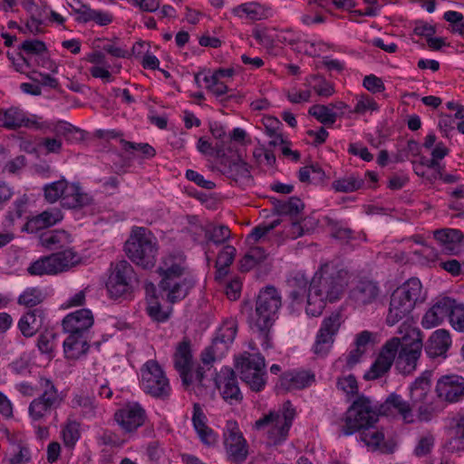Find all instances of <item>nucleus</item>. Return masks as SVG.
I'll list each match as a JSON object with an SVG mask.
<instances>
[{
    "label": "nucleus",
    "instance_id": "f257e3e1",
    "mask_svg": "<svg viewBox=\"0 0 464 464\" xmlns=\"http://www.w3.org/2000/svg\"><path fill=\"white\" fill-rule=\"evenodd\" d=\"M343 271L334 266L324 264L312 278L305 311L312 316H319L326 302H334L342 296L344 291L345 280Z\"/></svg>",
    "mask_w": 464,
    "mask_h": 464
},
{
    "label": "nucleus",
    "instance_id": "f03ea898",
    "mask_svg": "<svg viewBox=\"0 0 464 464\" xmlns=\"http://www.w3.org/2000/svg\"><path fill=\"white\" fill-rule=\"evenodd\" d=\"M281 304V296L276 287L266 286L259 292L256 301L255 327L263 337L265 344H267L270 329Z\"/></svg>",
    "mask_w": 464,
    "mask_h": 464
},
{
    "label": "nucleus",
    "instance_id": "7ed1b4c3",
    "mask_svg": "<svg viewBox=\"0 0 464 464\" xmlns=\"http://www.w3.org/2000/svg\"><path fill=\"white\" fill-rule=\"evenodd\" d=\"M381 416L379 406L364 396L359 395L346 411L342 431L351 435L362 428H371Z\"/></svg>",
    "mask_w": 464,
    "mask_h": 464
},
{
    "label": "nucleus",
    "instance_id": "20e7f679",
    "mask_svg": "<svg viewBox=\"0 0 464 464\" xmlns=\"http://www.w3.org/2000/svg\"><path fill=\"white\" fill-rule=\"evenodd\" d=\"M124 248L129 258L138 266L144 268L154 266L158 248L156 243L153 242L152 234L146 228L133 229Z\"/></svg>",
    "mask_w": 464,
    "mask_h": 464
},
{
    "label": "nucleus",
    "instance_id": "39448f33",
    "mask_svg": "<svg viewBox=\"0 0 464 464\" xmlns=\"http://www.w3.org/2000/svg\"><path fill=\"white\" fill-rule=\"evenodd\" d=\"M422 334L416 327H410L400 338V347L395 358L398 371L404 374L412 373L416 368L422 351Z\"/></svg>",
    "mask_w": 464,
    "mask_h": 464
},
{
    "label": "nucleus",
    "instance_id": "423d86ee",
    "mask_svg": "<svg viewBox=\"0 0 464 464\" xmlns=\"http://www.w3.org/2000/svg\"><path fill=\"white\" fill-rule=\"evenodd\" d=\"M136 284V273L128 261L121 260L114 265L111 264V275L106 284L111 298L117 299L130 295Z\"/></svg>",
    "mask_w": 464,
    "mask_h": 464
},
{
    "label": "nucleus",
    "instance_id": "0eeeda50",
    "mask_svg": "<svg viewBox=\"0 0 464 464\" xmlns=\"http://www.w3.org/2000/svg\"><path fill=\"white\" fill-rule=\"evenodd\" d=\"M236 369L241 380L253 391L260 392L266 385L264 375L265 358L259 354L246 353L236 360Z\"/></svg>",
    "mask_w": 464,
    "mask_h": 464
},
{
    "label": "nucleus",
    "instance_id": "6e6552de",
    "mask_svg": "<svg viewBox=\"0 0 464 464\" xmlns=\"http://www.w3.org/2000/svg\"><path fill=\"white\" fill-rule=\"evenodd\" d=\"M141 382L147 393L153 397L166 399L169 396V380L156 361L147 362L141 369Z\"/></svg>",
    "mask_w": 464,
    "mask_h": 464
},
{
    "label": "nucleus",
    "instance_id": "1a4fd4ad",
    "mask_svg": "<svg viewBox=\"0 0 464 464\" xmlns=\"http://www.w3.org/2000/svg\"><path fill=\"white\" fill-rule=\"evenodd\" d=\"M223 437L228 460L234 463L245 461L248 455V446L237 421H227Z\"/></svg>",
    "mask_w": 464,
    "mask_h": 464
},
{
    "label": "nucleus",
    "instance_id": "9d476101",
    "mask_svg": "<svg viewBox=\"0 0 464 464\" xmlns=\"http://www.w3.org/2000/svg\"><path fill=\"white\" fill-rule=\"evenodd\" d=\"M399 347V337H392L388 340L381 348L377 358L369 371L365 372L363 378L367 381H373L387 374L395 361Z\"/></svg>",
    "mask_w": 464,
    "mask_h": 464
},
{
    "label": "nucleus",
    "instance_id": "9b49d317",
    "mask_svg": "<svg viewBox=\"0 0 464 464\" xmlns=\"http://www.w3.org/2000/svg\"><path fill=\"white\" fill-rule=\"evenodd\" d=\"M41 381L44 387V392L34 399L29 406V414L34 420L44 418L46 412L57 408L63 401L57 389L50 380L42 379Z\"/></svg>",
    "mask_w": 464,
    "mask_h": 464
},
{
    "label": "nucleus",
    "instance_id": "f8f14e48",
    "mask_svg": "<svg viewBox=\"0 0 464 464\" xmlns=\"http://www.w3.org/2000/svg\"><path fill=\"white\" fill-rule=\"evenodd\" d=\"M340 325L339 313H332L324 319L314 345L316 355L324 357L329 353L334 343V336L337 334Z\"/></svg>",
    "mask_w": 464,
    "mask_h": 464
},
{
    "label": "nucleus",
    "instance_id": "ddd939ff",
    "mask_svg": "<svg viewBox=\"0 0 464 464\" xmlns=\"http://www.w3.org/2000/svg\"><path fill=\"white\" fill-rule=\"evenodd\" d=\"M216 157L219 159L221 171L229 179L238 181L251 178L250 166L239 155L236 159L227 157L223 144H217Z\"/></svg>",
    "mask_w": 464,
    "mask_h": 464
},
{
    "label": "nucleus",
    "instance_id": "4468645a",
    "mask_svg": "<svg viewBox=\"0 0 464 464\" xmlns=\"http://www.w3.org/2000/svg\"><path fill=\"white\" fill-rule=\"evenodd\" d=\"M215 381L225 401L234 405L239 404L243 401V394L238 387L237 375L233 369H222Z\"/></svg>",
    "mask_w": 464,
    "mask_h": 464
},
{
    "label": "nucleus",
    "instance_id": "2eb2a0df",
    "mask_svg": "<svg viewBox=\"0 0 464 464\" xmlns=\"http://www.w3.org/2000/svg\"><path fill=\"white\" fill-rule=\"evenodd\" d=\"M435 391L441 401L457 402L464 397V378L455 374L443 375L438 380Z\"/></svg>",
    "mask_w": 464,
    "mask_h": 464
},
{
    "label": "nucleus",
    "instance_id": "dca6fc26",
    "mask_svg": "<svg viewBox=\"0 0 464 464\" xmlns=\"http://www.w3.org/2000/svg\"><path fill=\"white\" fill-rule=\"evenodd\" d=\"M114 419L124 431L133 432L144 424L147 415L140 404L128 403L115 412Z\"/></svg>",
    "mask_w": 464,
    "mask_h": 464
},
{
    "label": "nucleus",
    "instance_id": "f3484780",
    "mask_svg": "<svg viewBox=\"0 0 464 464\" xmlns=\"http://www.w3.org/2000/svg\"><path fill=\"white\" fill-rule=\"evenodd\" d=\"M194 285L195 280L191 275L161 279L159 284L160 290L167 292V300L171 304L184 299Z\"/></svg>",
    "mask_w": 464,
    "mask_h": 464
},
{
    "label": "nucleus",
    "instance_id": "a211bd4d",
    "mask_svg": "<svg viewBox=\"0 0 464 464\" xmlns=\"http://www.w3.org/2000/svg\"><path fill=\"white\" fill-rule=\"evenodd\" d=\"M255 428L258 430H267L268 440L275 445L284 441L289 431V428L280 419L279 412L270 411L255 422Z\"/></svg>",
    "mask_w": 464,
    "mask_h": 464
},
{
    "label": "nucleus",
    "instance_id": "6ab92c4d",
    "mask_svg": "<svg viewBox=\"0 0 464 464\" xmlns=\"http://www.w3.org/2000/svg\"><path fill=\"white\" fill-rule=\"evenodd\" d=\"M23 126L36 130L49 128L45 122H38L35 120L27 118L25 113L17 107L0 110V127H4L8 130H16Z\"/></svg>",
    "mask_w": 464,
    "mask_h": 464
},
{
    "label": "nucleus",
    "instance_id": "aec40b11",
    "mask_svg": "<svg viewBox=\"0 0 464 464\" xmlns=\"http://www.w3.org/2000/svg\"><path fill=\"white\" fill-rule=\"evenodd\" d=\"M315 382V374L311 370L291 371L284 372L277 385L284 392L301 390Z\"/></svg>",
    "mask_w": 464,
    "mask_h": 464
},
{
    "label": "nucleus",
    "instance_id": "412c9836",
    "mask_svg": "<svg viewBox=\"0 0 464 464\" xmlns=\"http://www.w3.org/2000/svg\"><path fill=\"white\" fill-rule=\"evenodd\" d=\"M381 416L401 415L405 422L413 421L412 407L396 393L390 394L382 404L378 405Z\"/></svg>",
    "mask_w": 464,
    "mask_h": 464
},
{
    "label": "nucleus",
    "instance_id": "4be33fe9",
    "mask_svg": "<svg viewBox=\"0 0 464 464\" xmlns=\"http://www.w3.org/2000/svg\"><path fill=\"white\" fill-rule=\"evenodd\" d=\"M191 362L190 342L188 339H184L179 343L174 354V366L179 372L182 383L186 387L192 383V378L190 376Z\"/></svg>",
    "mask_w": 464,
    "mask_h": 464
},
{
    "label": "nucleus",
    "instance_id": "5701e85b",
    "mask_svg": "<svg viewBox=\"0 0 464 464\" xmlns=\"http://www.w3.org/2000/svg\"><path fill=\"white\" fill-rule=\"evenodd\" d=\"M93 323L92 312L89 309H81L66 315L63 320V327L68 334L83 335Z\"/></svg>",
    "mask_w": 464,
    "mask_h": 464
},
{
    "label": "nucleus",
    "instance_id": "b1692460",
    "mask_svg": "<svg viewBox=\"0 0 464 464\" xmlns=\"http://www.w3.org/2000/svg\"><path fill=\"white\" fill-rule=\"evenodd\" d=\"M361 430V440L368 449L372 451H380L383 454L393 453L396 443L392 440H385L382 431L370 428H362Z\"/></svg>",
    "mask_w": 464,
    "mask_h": 464
},
{
    "label": "nucleus",
    "instance_id": "393cba45",
    "mask_svg": "<svg viewBox=\"0 0 464 464\" xmlns=\"http://www.w3.org/2000/svg\"><path fill=\"white\" fill-rule=\"evenodd\" d=\"M455 300L450 297L439 299L424 314L422 325L431 328L440 324L446 317L450 318V311Z\"/></svg>",
    "mask_w": 464,
    "mask_h": 464
},
{
    "label": "nucleus",
    "instance_id": "a878e982",
    "mask_svg": "<svg viewBox=\"0 0 464 464\" xmlns=\"http://www.w3.org/2000/svg\"><path fill=\"white\" fill-rule=\"evenodd\" d=\"M380 290L377 284L369 279H361L350 291V299L359 305H366L374 302Z\"/></svg>",
    "mask_w": 464,
    "mask_h": 464
},
{
    "label": "nucleus",
    "instance_id": "bb28decb",
    "mask_svg": "<svg viewBox=\"0 0 464 464\" xmlns=\"http://www.w3.org/2000/svg\"><path fill=\"white\" fill-rule=\"evenodd\" d=\"M40 245L50 251H60L72 243V235L63 229L44 231L39 235Z\"/></svg>",
    "mask_w": 464,
    "mask_h": 464
},
{
    "label": "nucleus",
    "instance_id": "cd10ccee",
    "mask_svg": "<svg viewBox=\"0 0 464 464\" xmlns=\"http://www.w3.org/2000/svg\"><path fill=\"white\" fill-rule=\"evenodd\" d=\"M451 344L450 333L445 329L434 331L425 344V351L430 358L446 356V353Z\"/></svg>",
    "mask_w": 464,
    "mask_h": 464
},
{
    "label": "nucleus",
    "instance_id": "c85d7f7f",
    "mask_svg": "<svg viewBox=\"0 0 464 464\" xmlns=\"http://www.w3.org/2000/svg\"><path fill=\"white\" fill-rule=\"evenodd\" d=\"M92 198L77 183H68L62 198V205L67 208H80L92 203Z\"/></svg>",
    "mask_w": 464,
    "mask_h": 464
},
{
    "label": "nucleus",
    "instance_id": "c756f323",
    "mask_svg": "<svg viewBox=\"0 0 464 464\" xmlns=\"http://www.w3.org/2000/svg\"><path fill=\"white\" fill-rule=\"evenodd\" d=\"M44 321V310L35 308L24 314L18 322V327L24 337H31L41 328Z\"/></svg>",
    "mask_w": 464,
    "mask_h": 464
},
{
    "label": "nucleus",
    "instance_id": "7c9ffc66",
    "mask_svg": "<svg viewBox=\"0 0 464 464\" xmlns=\"http://www.w3.org/2000/svg\"><path fill=\"white\" fill-rule=\"evenodd\" d=\"M413 309L411 303H407L394 292L391 295L390 307L386 317V323L389 325H394L405 318Z\"/></svg>",
    "mask_w": 464,
    "mask_h": 464
},
{
    "label": "nucleus",
    "instance_id": "2f4dec72",
    "mask_svg": "<svg viewBox=\"0 0 464 464\" xmlns=\"http://www.w3.org/2000/svg\"><path fill=\"white\" fill-rule=\"evenodd\" d=\"M273 213L289 216L290 218H302L304 204L297 197H291L288 201H281L274 198Z\"/></svg>",
    "mask_w": 464,
    "mask_h": 464
},
{
    "label": "nucleus",
    "instance_id": "473e14b6",
    "mask_svg": "<svg viewBox=\"0 0 464 464\" xmlns=\"http://www.w3.org/2000/svg\"><path fill=\"white\" fill-rule=\"evenodd\" d=\"M434 237L437 240L441 242L444 251L450 255L459 253V246L457 244L460 243L464 237L460 230L450 228L436 230Z\"/></svg>",
    "mask_w": 464,
    "mask_h": 464
},
{
    "label": "nucleus",
    "instance_id": "72a5a7b5",
    "mask_svg": "<svg viewBox=\"0 0 464 464\" xmlns=\"http://www.w3.org/2000/svg\"><path fill=\"white\" fill-rule=\"evenodd\" d=\"M311 281L302 272L293 273L286 281L289 288V296L294 302H301L308 294V284Z\"/></svg>",
    "mask_w": 464,
    "mask_h": 464
},
{
    "label": "nucleus",
    "instance_id": "f704fd0d",
    "mask_svg": "<svg viewBox=\"0 0 464 464\" xmlns=\"http://www.w3.org/2000/svg\"><path fill=\"white\" fill-rule=\"evenodd\" d=\"M89 348V343L81 334H69L63 342L64 353L69 359L80 358L88 352Z\"/></svg>",
    "mask_w": 464,
    "mask_h": 464
},
{
    "label": "nucleus",
    "instance_id": "c9c22d12",
    "mask_svg": "<svg viewBox=\"0 0 464 464\" xmlns=\"http://www.w3.org/2000/svg\"><path fill=\"white\" fill-rule=\"evenodd\" d=\"M421 289L420 281L413 277L398 287L394 293L399 294L401 299L407 303H411V305L414 307L416 303L421 298Z\"/></svg>",
    "mask_w": 464,
    "mask_h": 464
},
{
    "label": "nucleus",
    "instance_id": "e433bc0d",
    "mask_svg": "<svg viewBox=\"0 0 464 464\" xmlns=\"http://www.w3.org/2000/svg\"><path fill=\"white\" fill-rule=\"evenodd\" d=\"M27 272L31 276L56 275L60 273L53 254L34 261L27 268Z\"/></svg>",
    "mask_w": 464,
    "mask_h": 464
},
{
    "label": "nucleus",
    "instance_id": "4c0bfd02",
    "mask_svg": "<svg viewBox=\"0 0 464 464\" xmlns=\"http://www.w3.org/2000/svg\"><path fill=\"white\" fill-rule=\"evenodd\" d=\"M52 131L57 137H63L69 142H79L84 139V131L63 121L53 124Z\"/></svg>",
    "mask_w": 464,
    "mask_h": 464
},
{
    "label": "nucleus",
    "instance_id": "58836bf2",
    "mask_svg": "<svg viewBox=\"0 0 464 464\" xmlns=\"http://www.w3.org/2000/svg\"><path fill=\"white\" fill-rule=\"evenodd\" d=\"M161 279H169L172 277H180L189 275L186 266H183L181 259L179 262L174 261L173 256H169L163 262V266L158 268Z\"/></svg>",
    "mask_w": 464,
    "mask_h": 464
},
{
    "label": "nucleus",
    "instance_id": "ea45409f",
    "mask_svg": "<svg viewBox=\"0 0 464 464\" xmlns=\"http://www.w3.org/2000/svg\"><path fill=\"white\" fill-rule=\"evenodd\" d=\"M60 273L70 269L80 262V256L70 246L56 253H53Z\"/></svg>",
    "mask_w": 464,
    "mask_h": 464
},
{
    "label": "nucleus",
    "instance_id": "a19ab883",
    "mask_svg": "<svg viewBox=\"0 0 464 464\" xmlns=\"http://www.w3.org/2000/svg\"><path fill=\"white\" fill-rule=\"evenodd\" d=\"M308 112L319 122L327 126H332L336 121V118L338 116V113L332 111L329 106L322 104L313 105L309 109Z\"/></svg>",
    "mask_w": 464,
    "mask_h": 464
},
{
    "label": "nucleus",
    "instance_id": "79ce46f5",
    "mask_svg": "<svg viewBox=\"0 0 464 464\" xmlns=\"http://www.w3.org/2000/svg\"><path fill=\"white\" fill-rule=\"evenodd\" d=\"M266 258V254L262 247H252L240 260V269L243 272L249 271Z\"/></svg>",
    "mask_w": 464,
    "mask_h": 464
},
{
    "label": "nucleus",
    "instance_id": "37998d69",
    "mask_svg": "<svg viewBox=\"0 0 464 464\" xmlns=\"http://www.w3.org/2000/svg\"><path fill=\"white\" fill-rule=\"evenodd\" d=\"M236 248L232 246H226L218 255L216 267L219 276L227 274L228 266L233 263L236 256Z\"/></svg>",
    "mask_w": 464,
    "mask_h": 464
},
{
    "label": "nucleus",
    "instance_id": "c03bdc74",
    "mask_svg": "<svg viewBox=\"0 0 464 464\" xmlns=\"http://www.w3.org/2000/svg\"><path fill=\"white\" fill-rule=\"evenodd\" d=\"M44 298L45 296L41 289L31 287L19 295L17 303L26 307H34L43 303Z\"/></svg>",
    "mask_w": 464,
    "mask_h": 464
},
{
    "label": "nucleus",
    "instance_id": "a18cd8bd",
    "mask_svg": "<svg viewBox=\"0 0 464 464\" xmlns=\"http://www.w3.org/2000/svg\"><path fill=\"white\" fill-rule=\"evenodd\" d=\"M363 185V180L354 176L340 179L332 183V188L337 192L350 193L358 190Z\"/></svg>",
    "mask_w": 464,
    "mask_h": 464
},
{
    "label": "nucleus",
    "instance_id": "49530a36",
    "mask_svg": "<svg viewBox=\"0 0 464 464\" xmlns=\"http://www.w3.org/2000/svg\"><path fill=\"white\" fill-rule=\"evenodd\" d=\"M19 50L25 53L26 54L39 56V59L36 60L38 64H40L39 60H43L41 56L47 53V47L43 41L37 39L24 41L19 46Z\"/></svg>",
    "mask_w": 464,
    "mask_h": 464
},
{
    "label": "nucleus",
    "instance_id": "de8ad7c7",
    "mask_svg": "<svg viewBox=\"0 0 464 464\" xmlns=\"http://www.w3.org/2000/svg\"><path fill=\"white\" fill-rule=\"evenodd\" d=\"M66 185L67 181L63 179L46 185L44 188L45 199L50 203L62 199Z\"/></svg>",
    "mask_w": 464,
    "mask_h": 464
},
{
    "label": "nucleus",
    "instance_id": "09e8293b",
    "mask_svg": "<svg viewBox=\"0 0 464 464\" xmlns=\"http://www.w3.org/2000/svg\"><path fill=\"white\" fill-rule=\"evenodd\" d=\"M262 122L266 128V132L269 137H276L277 140H280L281 144L288 143V141L283 139L282 133L278 132L283 124L277 118L273 116H264Z\"/></svg>",
    "mask_w": 464,
    "mask_h": 464
},
{
    "label": "nucleus",
    "instance_id": "8fccbe9b",
    "mask_svg": "<svg viewBox=\"0 0 464 464\" xmlns=\"http://www.w3.org/2000/svg\"><path fill=\"white\" fill-rule=\"evenodd\" d=\"M443 18L450 23V32L464 37V15L457 11H448Z\"/></svg>",
    "mask_w": 464,
    "mask_h": 464
},
{
    "label": "nucleus",
    "instance_id": "3c124183",
    "mask_svg": "<svg viewBox=\"0 0 464 464\" xmlns=\"http://www.w3.org/2000/svg\"><path fill=\"white\" fill-rule=\"evenodd\" d=\"M147 313L152 320L165 322L169 318L171 308L162 310L160 304L155 298H151L147 306Z\"/></svg>",
    "mask_w": 464,
    "mask_h": 464
},
{
    "label": "nucleus",
    "instance_id": "603ef678",
    "mask_svg": "<svg viewBox=\"0 0 464 464\" xmlns=\"http://www.w3.org/2000/svg\"><path fill=\"white\" fill-rule=\"evenodd\" d=\"M80 424L76 420H68L63 430V442L68 447H72L80 438Z\"/></svg>",
    "mask_w": 464,
    "mask_h": 464
},
{
    "label": "nucleus",
    "instance_id": "864d4df0",
    "mask_svg": "<svg viewBox=\"0 0 464 464\" xmlns=\"http://www.w3.org/2000/svg\"><path fill=\"white\" fill-rule=\"evenodd\" d=\"M450 323L451 326L458 332H464V304L453 303Z\"/></svg>",
    "mask_w": 464,
    "mask_h": 464
},
{
    "label": "nucleus",
    "instance_id": "5fc2aeb1",
    "mask_svg": "<svg viewBox=\"0 0 464 464\" xmlns=\"http://www.w3.org/2000/svg\"><path fill=\"white\" fill-rule=\"evenodd\" d=\"M205 237L208 241L213 242L216 245H219L230 237V230L226 226L216 227L212 231L206 229Z\"/></svg>",
    "mask_w": 464,
    "mask_h": 464
},
{
    "label": "nucleus",
    "instance_id": "6e6d98bb",
    "mask_svg": "<svg viewBox=\"0 0 464 464\" xmlns=\"http://www.w3.org/2000/svg\"><path fill=\"white\" fill-rule=\"evenodd\" d=\"M434 443H435V438L432 434L428 433V434L422 436L419 440V441L414 449V454L417 457H423V456L430 454L431 452V450L434 447Z\"/></svg>",
    "mask_w": 464,
    "mask_h": 464
},
{
    "label": "nucleus",
    "instance_id": "4d7b16f0",
    "mask_svg": "<svg viewBox=\"0 0 464 464\" xmlns=\"http://www.w3.org/2000/svg\"><path fill=\"white\" fill-rule=\"evenodd\" d=\"M283 222V219L276 218L269 224H264L257 226L253 228L252 232L248 236L254 242H257L261 237L268 234L270 231L275 229Z\"/></svg>",
    "mask_w": 464,
    "mask_h": 464
},
{
    "label": "nucleus",
    "instance_id": "13d9d810",
    "mask_svg": "<svg viewBox=\"0 0 464 464\" xmlns=\"http://www.w3.org/2000/svg\"><path fill=\"white\" fill-rule=\"evenodd\" d=\"M56 334L51 331L42 333L38 337L37 346L42 353H51L54 348Z\"/></svg>",
    "mask_w": 464,
    "mask_h": 464
},
{
    "label": "nucleus",
    "instance_id": "bf43d9fd",
    "mask_svg": "<svg viewBox=\"0 0 464 464\" xmlns=\"http://www.w3.org/2000/svg\"><path fill=\"white\" fill-rule=\"evenodd\" d=\"M337 387L346 394L354 395L358 393V383L356 378L353 374L338 378Z\"/></svg>",
    "mask_w": 464,
    "mask_h": 464
},
{
    "label": "nucleus",
    "instance_id": "052dcab7",
    "mask_svg": "<svg viewBox=\"0 0 464 464\" xmlns=\"http://www.w3.org/2000/svg\"><path fill=\"white\" fill-rule=\"evenodd\" d=\"M203 80L208 84L207 88L216 96H221L228 91L227 86L216 76L206 75Z\"/></svg>",
    "mask_w": 464,
    "mask_h": 464
},
{
    "label": "nucleus",
    "instance_id": "680f3d73",
    "mask_svg": "<svg viewBox=\"0 0 464 464\" xmlns=\"http://www.w3.org/2000/svg\"><path fill=\"white\" fill-rule=\"evenodd\" d=\"M122 143L125 150H133L140 151L143 158H152L156 154L154 148L148 143H134L127 140H122Z\"/></svg>",
    "mask_w": 464,
    "mask_h": 464
},
{
    "label": "nucleus",
    "instance_id": "e2e57ef3",
    "mask_svg": "<svg viewBox=\"0 0 464 464\" xmlns=\"http://www.w3.org/2000/svg\"><path fill=\"white\" fill-rule=\"evenodd\" d=\"M236 334V324H226V325L221 329V333L218 334V336L214 339V343H218V342L224 343H232L235 339Z\"/></svg>",
    "mask_w": 464,
    "mask_h": 464
},
{
    "label": "nucleus",
    "instance_id": "0e129e2a",
    "mask_svg": "<svg viewBox=\"0 0 464 464\" xmlns=\"http://www.w3.org/2000/svg\"><path fill=\"white\" fill-rule=\"evenodd\" d=\"M24 7L30 14L32 23L43 24V18L45 14V9L37 6L34 0L23 3Z\"/></svg>",
    "mask_w": 464,
    "mask_h": 464
},
{
    "label": "nucleus",
    "instance_id": "69168bd1",
    "mask_svg": "<svg viewBox=\"0 0 464 464\" xmlns=\"http://www.w3.org/2000/svg\"><path fill=\"white\" fill-rule=\"evenodd\" d=\"M363 86L371 92H382L385 90L382 80L374 74H370L364 77Z\"/></svg>",
    "mask_w": 464,
    "mask_h": 464
},
{
    "label": "nucleus",
    "instance_id": "338daca9",
    "mask_svg": "<svg viewBox=\"0 0 464 464\" xmlns=\"http://www.w3.org/2000/svg\"><path fill=\"white\" fill-rule=\"evenodd\" d=\"M39 217L44 221L45 226L48 227L55 225L63 219V214L59 208H52L43 211L39 214Z\"/></svg>",
    "mask_w": 464,
    "mask_h": 464
},
{
    "label": "nucleus",
    "instance_id": "774afa93",
    "mask_svg": "<svg viewBox=\"0 0 464 464\" xmlns=\"http://www.w3.org/2000/svg\"><path fill=\"white\" fill-rule=\"evenodd\" d=\"M378 105L375 101L370 96H362L358 101L354 111L357 113H364L366 111H376Z\"/></svg>",
    "mask_w": 464,
    "mask_h": 464
}]
</instances>
